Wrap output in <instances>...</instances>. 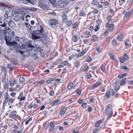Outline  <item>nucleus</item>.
I'll use <instances>...</instances> for the list:
<instances>
[{"label":"nucleus","mask_w":133,"mask_h":133,"mask_svg":"<svg viewBox=\"0 0 133 133\" xmlns=\"http://www.w3.org/2000/svg\"><path fill=\"white\" fill-rule=\"evenodd\" d=\"M38 29L33 30L31 32V38L32 39H37L41 38V37L39 36L41 35L43 32L44 30L42 26L39 25L38 27Z\"/></svg>","instance_id":"nucleus-1"},{"label":"nucleus","mask_w":133,"mask_h":133,"mask_svg":"<svg viewBox=\"0 0 133 133\" xmlns=\"http://www.w3.org/2000/svg\"><path fill=\"white\" fill-rule=\"evenodd\" d=\"M106 115L108 116L106 120V122L112 117L113 114V110L110 104L107 105L105 110Z\"/></svg>","instance_id":"nucleus-2"},{"label":"nucleus","mask_w":133,"mask_h":133,"mask_svg":"<svg viewBox=\"0 0 133 133\" xmlns=\"http://www.w3.org/2000/svg\"><path fill=\"white\" fill-rule=\"evenodd\" d=\"M7 45L10 46V48L11 50H13L14 49L16 52L14 53V55L16 56V53L17 52V42L15 41H11L10 42H6Z\"/></svg>","instance_id":"nucleus-3"},{"label":"nucleus","mask_w":133,"mask_h":133,"mask_svg":"<svg viewBox=\"0 0 133 133\" xmlns=\"http://www.w3.org/2000/svg\"><path fill=\"white\" fill-rule=\"evenodd\" d=\"M49 3L47 0H39V4L40 7L44 9H48V4Z\"/></svg>","instance_id":"nucleus-4"},{"label":"nucleus","mask_w":133,"mask_h":133,"mask_svg":"<svg viewBox=\"0 0 133 133\" xmlns=\"http://www.w3.org/2000/svg\"><path fill=\"white\" fill-rule=\"evenodd\" d=\"M15 34L13 31H12L11 34H9L8 36H6L5 37V40L6 42H6H10L14 39Z\"/></svg>","instance_id":"nucleus-5"},{"label":"nucleus","mask_w":133,"mask_h":133,"mask_svg":"<svg viewBox=\"0 0 133 133\" xmlns=\"http://www.w3.org/2000/svg\"><path fill=\"white\" fill-rule=\"evenodd\" d=\"M70 1V0H60L58 2V5L61 8H64Z\"/></svg>","instance_id":"nucleus-6"},{"label":"nucleus","mask_w":133,"mask_h":133,"mask_svg":"<svg viewBox=\"0 0 133 133\" xmlns=\"http://www.w3.org/2000/svg\"><path fill=\"white\" fill-rule=\"evenodd\" d=\"M26 46V50L29 53L31 51H34L32 50V48L34 47V46L31 44V42L30 41H29L26 42L25 44Z\"/></svg>","instance_id":"nucleus-7"},{"label":"nucleus","mask_w":133,"mask_h":133,"mask_svg":"<svg viewBox=\"0 0 133 133\" xmlns=\"http://www.w3.org/2000/svg\"><path fill=\"white\" fill-rule=\"evenodd\" d=\"M55 123L54 122L51 121L49 123L46 127V129H48V130L50 132L53 131L55 129Z\"/></svg>","instance_id":"nucleus-8"},{"label":"nucleus","mask_w":133,"mask_h":133,"mask_svg":"<svg viewBox=\"0 0 133 133\" xmlns=\"http://www.w3.org/2000/svg\"><path fill=\"white\" fill-rule=\"evenodd\" d=\"M114 24L112 23L110 24L109 23H106L105 26L106 28H108L107 30L109 31H112L114 29Z\"/></svg>","instance_id":"nucleus-9"},{"label":"nucleus","mask_w":133,"mask_h":133,"mask_svg":"<svg viewBox=\"0 0 133 133\" xmlns=\"http://www.w3.org/2000/svg\"><path fill=\"white\" fill-rule=\"evenodd\" d=\"M11 19V16H9L8 18H6L4 19V23L3 24L1 25V26L2 27H5L6 25V23H8L10 21Z\"/></svg>","instance_id":"nucleus-10"},{"label":"nucleus","mask_w":133,"mask_h":133,"mask_svg":"<svg viewBox=\"0 0 133 133\" xmlns=\"http://www.w3.org/2000/svg\"><path fill=\"white\" fill-rule=\"evenodd\" d=\"M48 23L49 25L53 26L56 25L58 23V22L57 20L55 19H52L49 20L48 22Z\"/></svg>","instance_id":"nucleus-11"},{"label":"nucleus","mask_w":133,"mask_h":133,"mask_svg":"<svg viewBox=\"0 0 133 133\" xmlns=\"http://www.w3.org/2000/svg\"><path fill=\"white\" fill-rule=\"evenodd\" d=\"M16 111H12L10 113L9 115V117L13 119H16L17 118Z\"/></svg>","instance_id":"nucleus-12"},{"label":"nucleus","mask_w":133,"mask_h":133,"mask_svg":"<svg viewBox=\"0 0 133 133\" xmlns=\"http://www.w3.org/2000/svg\"><path fill=\"white\" fill-rule=\"evenodd\" d=\"M19 52L21 54L23 55L24 54L25 55V56H28L30 54V53H29V52H28L26 50L25 51H22L19 50H18L17 51V52Z\"/></svg>","instance_id":"nucleus-13"},{"label":"nucleus","mask_w":133,"mask_h":133,"mask_svg":"<svg viewBox=\"0 0 133 133\" xmlns=\"http://www.w3.org/2000/svg\"><path fill=\"white\" fill-rule=\"evenodd\" d=\"M32 55L33 56V58L35 60H36L38 58V56L37 55L38 52L36 50L32 51L31 52Z\"/></svg>","instance_id":"nucleus-14"},{"label":"nucleus","mask_w":133,"mask_h":133,"mask_svg":"<svg viewBox=\"0 0 133 133\" xmlns=\"http://www.w3.org/2000/svg\"><path fill=\"white\" fill-rule=\"evenodd\" d=\"M42 44V45L41 46H37L36 47L37 50H38V51L39 52H41L42 51L43 49L42 48L44 47V41H42V43H41Z\"/></svg>","instance_id":"nucleus-15"},{"label":"nucleus","mask_w":133,"mask_h":133,"mask_svg":"<svg viewBox=\"0 0 133 133\" xmlns=\"http://www.w3.org/2000/svg\"><path fill=\"white\" fill-rule=\"evenodd\" d=\"M66 110V107L65 106L63 107L60 110V115L62 116L64 115L65 113Z\"/></svg>","instance_id":"nucleus-16"},{"label":"nucleus","mask_w":133,"mask_h":133,"mask_svg":"<svg viewBox=\"0 0 133 133\" xmlns=\"http://www.w3.org/2000/svg\"><path fill=\"white\" fill-rule=\"evenodd\" d=\"M123 38V33L122 32H121L118 35L117 39L119 41H121L122 40Z\"/></svg>","instance_id":"nucleus-17"},{"label":"nucleus","mask_w":133,"mask_h":133,"mask_svg":"<svg viewBox=\"0 0 133 133\" xmlns=\"http://www.w3.org/2000/svg\"><path fill=\"white\" fill-rule=\"evenodd\" d=\"M102 83L101 82L98 81L95 83V84L91 87L90 89H94L98 87Z\"/></svg>","instance_id":"nucleus-18"},{"label":"nucleus","mask_w":133,"mask_h":133,"mask_svg":"<svg viewBox=\"0 0 133 133\" xmlns=\"http://www.w3.org/2000/svg\"><path fill=\"white\" fill-rule=\"evenodd\" d=\"M21 1L25 4H28V2L32 3L30 0H17V2L19 3Z\"/></svg>","instance_id":"nucleus-19"},{"label":"nucleus","mask_w":133,"mask_h":133,"mask_svg":"<svg viewBox=\"0 0 133 133\" xmlns=\"http://www.w3.org/2000/svg\"><path fill=\"white\" fill-rule=\"evenodd\" d=\"M25 39L24 37H21L19 38V37L17 36V41L21 44L24 43Z\"/></svg>","instance_id":"nucleus-20"},{"label":"nucleus","mask_w":133,"mask_h":133,"mask_svg":"<svg viewBox=\"0 0 133 133\" xmlns=\"http://www.w3.org/2000/svg\"><path fill=\"white\" fill-rule=\"evenodd\" d=\"M23 95V92H22L20 93V94L18 97L17 99H19L20 101H22L23 100H24L25 99V97L24 96L22 97Z\"/></svg>","instance_id":"nucleus-21"},{"label":"nucleus","mask_w":133,"mask_h":133,"mask_svg":"<svg viewBox=\"0 0 133 133\" xmlns=\"http://www.w3.org/2000/svg\"><path fill=\"white\" fill-rule=\"evenodd\" d=\"M104 120V119H102L100 120L97 121L95 124V126L96 127H98L99 124Z\"/></svg>","instance_id":"nucleus-22"},{"label":"nucleus","mask_w":133,"mask_h":133,"mask_svg":"<svg viewBox=\"0 0 133 133\" xmlns=\"http://www.w3.org/2000/svg\"><path fill=\"white\" fill-rule=\"evenodd\" d=\"M20 118L21 117L19 116L18 115H17V119H19V121H17V123H19L18 126L21 125V126H22V125L23 123V121L22 120H20Z\"/></svg>","instance_id":"nucleus-23"},{"label":"nucleus","mask_w":133,"mask_h":133,"mask_svg":"<svg viewBox=\"0 0 133 133\" xmlns=\"http://www.w3.org/2000/svg\"><path fill=\"white\" fill-rule=\"evenodd\" d=\"M63 19V22H66L67 21V16L65 14H63L62 16Z\"/></svg>","instance_id":"nucleus-24"},{"label":"nucleus","mask_w":133,"mask_h":133,"mask_svg":"<svg viewBox=\"0 0 133 133\" xmlns=\"http://www.w3.org/2000/svg\"><path fill=\"white\" fill-rule=\"evenodd\" d=\"M18 47L19 48V49L22 50H23L24 48L26 49V46H25V45H24L22 43L21 44V46H20V45L17 43V48Z\"/></svg>","instance_id":"nucleus-25"},{"label":"nucleus","mask_w":133,"mask_h":133,"mask_svg":"<svg viewBox=\"0 0 133 133\" xmlns=\"http://www.w3.org/2000/svg\"><path fill=\"white\" fill-rule=\"evenodd\" d=\"M132 12V10H130L127 12L125 14V17L127 18H128L131 14Z\"/></svg>","instance_id":"nucleus-26"},{"label":"nucleus","mask_w":133,"mask_h":133,"mask_svg":"<svg viewBox=\"0 0 133 133\" xmlns=\"http://www.w3.org/2000/svg\"><path fill=\"white\" fill-rule=\"evenodd\" d=\"M92 40L94 42L98 41V38L96 35H93Z\"/></svg>","instance_id":"nucleus-27"},{"label":"nucleus","mask_w":133,"mask_h":133,"mask_svg":"<svg viewBox=\"0 0 133 133\" xmlns=\"http://www.w3.org/2000/svg\"><path fill=\"white\" fill-rule=\"evenodd\" d=\"M8 23V25L11 27H12L15 24L14 22L12 20H11Z\"/></svg>","instance_id":"nucleus-28"},{"label":"nucleus","mask_w":133,"mask_h":133,"mask_svg":"<svg viewBox=\"0 0 133 133\" xmlns=\"http://www.w3.org/2000/svg\"><path fill=\"white\" fill-rule=\"evenodd\" d=\"M0 6L2 7H4V8H9L10 7L6 5L5 4L3 3L2 2H0Z\"/></svg>","instance_id":"nucleus-29"},{"label":"nucleus","mask_w":133,"mask_h":133,"mask_svg":"<svg viewBox=\"0 0 133 133\" xmlns=\"http://www.w3.org/2000/svg\"><path fill=\"white\" fill-rule=\"evenodd\" d=\"M74 84L72 83H70L68 84L67 88L68 90H70L74 86Z\"/></svg>","instance_id":"nucleus-30"},{"label":"nucleus","mask_w":133,"mask_h":133,"mask_svg":"<svg viewBox=\"0 0 133 133\" xmlns=\"http://www.w3.org/2000/svg\"><path fill=\"white\" fill-rule=\"evenodd\" d=\"M61 59H59V60H57V61L56 62H52V64L54 66V65L55 64L56 65H57V64L60 63L61 62Z\"/></svg>","instance_id":"nucleus-31"},{"label":"nucleus","mask_w":133,"mask_h":133,"mask_svg":"<svg viewBox=\"0 0 133 133\" xmlns=\"http://www.w3.org/2000/svg\"><path fill=\"white\" fill-rule=\"evenodd\" d=\"M120 69H124L127 71L129 70V69L125 65L122 66L120 68Z\"/></svg>","instance_id":"nucleus-32"},{"label":"nucleus","mask_w":133,"mask_h":133,"mask_svg":"<svg viewBox=\"0 0 133 133\" xmlns=\"http://www.w3.org/2000/svg\"><path fill=\"white\" fill-rule=\"evenodd\" d=\"M115 85L114 89L117 91L119 89L120 87L119 85L117 84L116 82H115Z\"/></svg>","instance_id":"nucleus-33"},{"label":"nucleus","mask_w":133,"mask_h":133,"mask_svg":"<svg viewBox=\"0 0 133 133\" xmlns=\"http://www.w3.org/2000/svg\"><path fill=\"white\" fill-rule=\"evenodd\" d=\"M126 81V78H123L121 81V82L120 85H124Z\"/></svg>","instance_id":"nucleus-34"},{"label":"nucleus","mask_w":133,"mask_h":133,"mask_svg":"<svg viewBox=\"0 0 133 133\" xmlns=\"http://www.w3.org/2000/svg\"><path fill=\"white\" fill-rule=\"evenodd\" d=\"M117 43V41L115 39H113L112 42L111 44L112 45L114 46H116V44Z\"/></svg>","instance_id":"nucleus-35"},{"label":"nucleus","mask_w":133,"mask_h":133,"mask_svg":"<svg viewBox=\"0 0 133 133\" xmlns=\"http://www.w3.org/2000/svg\"><path fill=\"white\" fill-rule=\"evenodd\" d=\"M19 83L22 84L25 81L24 78L23 77H21L19 78Z\"/></svg>","instance_id":"nucleus-36"},{"label":"nucleus","mask_w":133,"mask_h":133,"mask_svg":"<svg viewBox=\"0 0 133 133\" xmlns=\"http://www.w3.org/2000/svg\"><path fill=\"white\" fill-rule=\"evenodd\" d=\"M109 95L110 92L109 90H107L104 96V97L106 98H109L110 97Z\"/></svg>","instance_id":"nucleus-37"},{"label":"nucleus","mask_w":133,"mask_h":133,"mask_svg":"<svg viewBox=\"0 0 133 133\" xmlns=\"http://www.w3.org/2000/svg\"><path fill=\"white\" fill-rule=\"evenodd\" d=\"M72 23V21L71 20H69L66 23V26L69 27L71 26Z\"/></svg>","instance_id":"nucleus-38"},{"label":"nucleus","mask_w":133,"mask_h":133,"mask_svg":"<svg viewBox=\"0 0 133 133\" xmlns=\"http://www.w3.org/2000/svg\"><path fill=\"white\" fill-rule=\"evenodd\" d=\"M109 91L110 92V96H112L114 95L115 91H114L113 89H110Z\"/></svg>","instance_id":"nucleus-39"},{"label":"nucleus","mask_w":133,"mask_h":133,"mask_svg":"<svg viewBox=\"0 0 133 133\" xmlns=\"http://www.w3.org/2000/svg\"><path fill=\"white\" fill-rule=\"evenodd\" d=\"M91 58L90 56H88L86 59L85 61L87 62H90L91 60Z\"/></svg>","instance_id":"nucleus-40"},{"label":"nucleus","mask_w":133,"mask_h":133,"mask_svg":"<svg viewBox=\"0 0 133 133\" xmlns=\"http://www.w3.org/2000/svg\"><path fill=\"white\" fill-rule=\"evenodd\" d=\"M99 3V2L97 0H94L92 1L91 2L92 4L94 5H95Z\"/></svg>","instance_id":"nucleus-41"},{"label":"nucleus","mask_w":133,"mask_h":133,"mask_svg":"<svg viewBox=\"0 0 133 133\" xmlns=\"http://www.w3.org/2000/svg\"><path fill=\"white\" fill-rule=\"evenodd\" d=\"M24 129V128L22 126H21V128L19 130H17V133H22Z\"/></svg>","instance_id":"nucleus-42"},{"label":"nucleus","mask_w":133,"mask_h":133,"mask_svg":"<svg viewBox=\"0 0 133 133\" xmlns=\"http://www.w3.org/2000/svg\"><path fill=\"white\" fill-rule=\"evenodd\" d=\"M41 35H42V38L44 39V40H46L47 39V36L45 34L42 33Z\"/></svg>","instance_id":"nucleus-43"},{"label":"nucleus","mask_w":133,"mask_h":133,"mask_svg":"<svg viewBox=\"0 0 133 133\" xmlns=\"http://www.w3.org/2000/svg\"><path fill=\"white\" fill-rule=\"evenodd\" d=\"M119 62L121 63H124L125 60V58L123 57H120L119 58Z\"/></svg>","instance_id":"nucleus-44"},{"label":"nucleus","mask_w":133,"mask_h":133,"mask_svg":"<svg viewBox=\"0 0 133 133\" xmlns=\"http://www.w3.org/2000/svg\"><path fill=\"white\" fill-rule=\"evenodd\" d=\"M16 81L12 80L10 82V84L11 86H13L16 84Z\"/></svg>","instance_id":"nucleus-45"},{"label":"nucleus","mask_w":133,"mask_h":133,"mask_svg":"<svg viewBox=\"0 0 133 133\" xmlns=\"http://www.w3.org/2000/svg\"><path fill=\"white\" fill-rule=\"evenodd\" d=\"M105 66H104L103 64H102L101 65V68L102 71L103 72H104L105 71Z\"/></svg>","instance_id":"nucleus-46"},{"label":"nucleus","mask_w":133,"mask_h":133,"mask_svg":"<svg viewBox=\"0 0 133 133\" xmlns=\"http://www.w3.org/2000/svg\"><path fill=\"white\" fill-rule=\"evenodd\" d=\"M7 68H8L10 69L9 71L12 70V66L11 64H8L7 66Z\"/></svg>","instance_id":"nucleus-47"},{"label":"nucleus","mask_w":133,"mask_h":133,"mask_svg":"<svg viewBox=\"0 0 133 133\" xmlns=\"http://www.w3.org/2000/svg\"><path fill=\"white\" fill-rule=\"evenodd\" d=\"M124 58H125V60L127 61L129 59V57L128 55L125 54L124 53Z\"/></svg>","instance_id":"nucleus-48"},{"label":"nucleus","mask_w":133,"mask_h":133,"mask_svg":"<svg viewBox=\"0 0 133 133\" xmlns=\"http://www.w3.org/2000/svg\"><path fill=\"white\" fill-rule=\"evenodd\" d=\"M72 40L74 42L77 41V37L76 35L73 36L72 37Z\"/></svg>","instance_id":"nucleus-49"},{"label":"nucleus","mask_w":133,"mask_h":133,"mask_svg":"<svg viewBox=\"0 0 133 133\" xmlns=\"http://www.w3.org/2000/svg\"><path fill=\"white\" fill-rule=\"evenodd\" d=\"M81 90L80 89H78L77 90L76 94H78L79 96H80L81 94Z\"/></svg>","instance_id":"nucleus-50"},{"label":"nucleus","mask_w":133,"mask_h":133,"mask_svg":"<svg viewBox=\"0 0 133 133\" xmlns=\"http://www.w3.org/2000/svg\"><path fill=\"white\" fill-rule=\"evenodd\" d=\"M77 23L75 22L73 23L72 25V27L74 29H75L76 28V27L77 26Z\"/></svg>","instance_id":"nucleus-51"},{"label":"nucleus","mask_w":133,"mask_h":133,"mask_svg":"<svg viewBox=\"0 0 133 133\" xmlns=\"http://www.w3.org/2000/svg\"><path fill=\"white\" fill-rule=\"evenodd\" d=\"M25 24H26V27L29 28V29L30 30H31V28L32 26L30 25L29 24H28L27 23H25Z\"/></svg>","instance_id":"nucleus-52"},{"label":"nucleus","mask_w":133,"mask_h":133,"mask_svg":"<svg viewBox=\"0 0 133 133\" xmlns=\"http://www.w3.org/2000/svg\"><path fill=\"white\" fill-rule=\"evenodd\" d=\"M89 67V66H85L84 67L83 69H82V72H83L85 71H86V70H87V69H88V68Z\"/></svg>","instance_id":"nucleus-53"},{"label":"nucleus","mask_w":133,"mask_h":133,"mask_svg":"<svg viewBox=\"0 0 133 133\" xmlns=\"http://www.w3.org/2000/svg\"><path fill=\"white\" fill-rule=\"evenodd\" d=\"M96 50V51L98 53H99L101 52V50L100 49V47L98 46L96 47L95 48Z\"/></svg>","instance_id":"nucleus-54"},{"label":"nucleus","mask_w":133,"mask_h":133,"mask_svg":"<svg viewBox=\"0 0 133 133\" xmlns=\"http://www.w3.org/2000/svg\"><path fill=\"white\" fill-rule=\"evenodd\" d=\"M109 55L110 56V58L111 59L113 60H114V59L115 58H114V55L110 53L109 54Z\"/></svg>","instance_id":"nucleus-55"},{"label":"nucleus","mask_w":133,"mask_h":133,"mask_svg":"<svg viewBox=\"0 0 133 133\" xmlns=\"http://www.w3.org/2000/svg\"><path fill=\"white\" fill-rule=\"evenodd\" d=\"M74 66L75 67H78L79 65V63L78 62V61H76V62L74 63Z\"/></svg>","instance_id":"nucleus-56"},{"label":"nucleus","mask_w":133,"mask_h":133,"mask_svg":"<svg viewBox=\"0 0 133 133\" xmlns=\"http://www.w3.org/2000/svg\"><path fill=\"white\" fill-rule=\"evenodd\" d=\"M96 28L94 29V31L95 32H97L98 31L99 28V27L98 25H96L95 26Z\"/></svg>","instance_id":"nucleus-57"},{"label":"nucleus","mask_w":133,"mask_h":133,"mask_svg":"<svg viewBox=\"0 0 133 133\" xmlns=\"http://www.w3.org/2000/svg\"><path fill=\"white\" fill-rule=\"evenodd\" d=\"M50 2L52 4L54 5L55 4L56 1V0H49Z\"/></svg>","instance_id":"nucleus-58"},{"label":"nucleus","mask_w":133,"mask_h":133,"mask_svg":"<svg viewBox=\"0 0 133 133\" xmlns=\"http://www.w3.org/2000/svg\"><path fill=\"white\" fill-rule=\"evenodd\" d=\"M96 23L97 24V25H98V26L100 25H101V22L100 20L98 19H97L96 20Z\"/></svg>","instance_id":"nucleus-59"},{"label":"nucleus","mask_w":133,"mask_h":133,"mask_svg":"<svg viewBox=\"0 0 133 133\" xmlns=\"http://www.w3.org/2000/svg\"><path fill=\"white\" fill-rule=\"evenodd\" d=\"M128 84L132 85H133V81H130L127 80V81Z\"/></svg>","instance_id":"nucleus-60"},{"label":"nucleus","mask_w":133,"mask_h":133,"mask_svg":"<svg viewBox=\"0 0 133 133\" xmlns=\"http://www.w3.org/2000/svg\"><path fill=\"white\" fill-rule=\"evenodd\" d=\"M39 54L42 57H44L45 56V54H44L43 52V51H41V52H39Z\"/></svg>","instance_id":"nucleus-61"},{"label":"nucleus","mask_w":133,"mask_h":133,"mask_svg":"<svg viewBox=\"0 0 133 133\" xmlns=\"http://www.w3.org/2000/svg\"><path fill=\"white\" fill-rule=\"evenodd\" d=\"M68 63V61H64L62 63V64H63V65H64V66L66 65H67V64Z\"/></svg>","instance_id":"nucleus-62"},{"label":"nucleus","mask_w":133,"mask_h":133,"mask_svg":"<svg viewBox=\"0 0 133 133\" xmlns=\"http://www.w3.org/2000/svg\"><path fill=\"white\" fill-rule=\"evenodd\" d=\"M85 14L84 12V11H81V13L79 14V16H83Z\"/></svg>","instance_id":"nucleus-63"},{"label":"nucleus","mask_w":133,"mask_h":133,"mask_svg":"<svg viewBox=\"0 0 133 133\" xmlns=\"http://www.w3.org/2000/svg\"><path fill=\"white\" fill-rule=\"evenodd\" d=\"M84 54L82 51L81 52L78 54V56L79 57H81Z\"/></svg>","instance_id":"nucleus-64"}]
</instances>
